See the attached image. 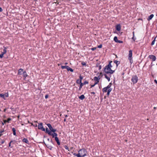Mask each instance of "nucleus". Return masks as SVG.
Segmentation results:
<instances>
[{
	"mask_svg": "<svg viewBox=\"0 0 157 157\" xmlns=\"http://www.w3.org/2000/svg\"><path fill=\"white\" fill-rule=\"evenodd\" d=\"M112 62V61H110L109 64L105 67L104 68V71L105 73L112 74L114 72V71L112 70L111 68V67H112L111 65V63Z\"/></svg>",
	"mask_w": 157,
	"mask_h": 157,
	"instance_id": "nucleus-1",
	"label": "nucleus"
},
{
	"mask_svg": "<svg viewBox=\"0 0 157 157\" xmlns=\"http://www.w3.org/2000/svg\"><path fill=\"white\" fill-rule=\"evenodd\" d=\"M78 153L82 156H85L86 155V151L85 149L82 148L79 151Z\"/></svg>",
	"mask_w": 157,
	"mask_h": 157,
	"instance_id": "nucleus-2",
	"label": "nucleus"
},
{
	"mask_svg": "<svg viewBox=\"0 0 157 157\" xmlns=\"http://www.w3.org/2000/svg\"><path fill=\"white\" fill-rule=\"evenodd\" d=\"M131 80L133 83L135 84L137 82L138 80V77L136 75H134L132 76Z\"/></svg>",
	"mask_w": 157,
	"mask_h": 157,
	"instance_id": "nucleus-3",
	"label": "nucleus"
},
{
	"mask_svg": "<svg viewBox=\"0 0 157 157\" xmlns=\"http://www.w3.org/2000/svg\"><path fill=\"white\" fill-rule=\"evenodd\" d=\"M47 125L48 126L49 129H50V131L53 132H55L56 131V129H54L52 126L51 124H47Z\"/></svg>",
	"mask_w": 157,
	"mask_h": 157,
	"instance_id": "nucleus-4",
	"label": "nucleus"
},
{
	"mask_svg": "<svg viewBox=\"0 0 157 157\" xmlns=\"http://www.w3.org/2000/svg\"><path fill=\"white\" fill-rule=\"evenodd\" d=\"M38 128L39 129H40L43 131H45V129L44 128L43 124L42 123L39 124L38 125Z\"/></svg>",
	"mask_w": 157,
	"mask_h": 157,
	"instance_id": "nucleus-5",
	"label": "nucleus"
},
{
	"mask_svg": "<svg viewBox=\"0 0 157 157\" xmlns=\"http://www.w3.org/2000/svg\"><path fill=\"white\" fill-rule=\"evenodd\" d=\"M148 58L151 59H152V61H155L156 60V57L153 55H150L148 56Z\"/></svg>",
	"mask_w": 157,
	"mask_h": 157,
	"instance_id": "nucleus-6",
	"label": "nucleus"
},
{
	"mask_svg": "<svg viewBox=\"0 0 157 157\" xmlns=\"http://www.w3.org/2000/svg\"><path fill=\"white\" fill-rule=\"evenodd\" d=\"M94 80L95 81V84H96L98 83L99 82V79H100V78H99L97 77H94Z\"/></svg>",
	"mask_w": 157,
	"mask_h": 157,
	"instance_id": "nucleus-7",
	"label": "nucleus"
},
{
	"mask_svg": "<svg viewBox=\"0 0 157 157\" xmlns=\"http://www.w3.org/2000/svg\"><path fill=\"white\" fill-rule=\"evenodd\" d=\"M10 121V118H8L7 120H4L3 121V122H2V124L3 125L4 124H6V123H9V121Z\"/></svg>",
	"mask_w": 157,
	"mask_h": 157,
	"instance_id": "nucleus-8",
	"label": "nucleus"
},
{
	"mask_svg": "<svg viewBox=\"0 0 157 157\" xmlns=\"http://www.w3.org/2000/svg\"><path fill=\"white\" fill-rule=\"evenodd\" d=\"M3 51H4L2 52V54H0V58H2L3 57L4 54L6 53V49H4Z\"/></svg>",
	"mask_w": 157,
	"mask_h": 157,
	"instance_id": "nucleus-9",
	"label": "nucleus"
},
{
	"mask_svg": "<svg viewBox=\"0 0 157 157\" xmlns=\"http://www.w3.org/2000/svg\"><path fill=\"white\" fill-rule=\"evenodd\" d=\"M116 29L117 31H120L121 29V27L120 25H117L116 26Z\"/></svg>",
	"mask_w": 157,
	"mask_h": 157,
	"instance_id": "nucleus-10",
	"label": "nucleus"
},
{
	"mask_svg": "<svg viewBox=\"0 0 157 157\" xmlns=\"http://www.w3.org/2000/svg\"><path fill=\"white\" fill-rule=\"evenodd\" d=\"M154 16V15L153 14H151L148 17V18L147 19V20L148 21H149L150 20H151L153 17Z\"/></svg>",
	"mask_w": 157,
	"mask_h": 157,
	"instance_id": "nucleus-11",
	"label": "nucleus"
},
{
	"mask_svg": "<svg viewBox=\"0 0 157 157\" xmlns=\"http://www.w3.org/2000/svg\"><path fill=\"white\" fill-rule=\"evenodd\" d=\"M23 69H22L21 68L19 69L18 70V75H21L22 74V72L23 73Z\"/></svg>",
	"mask_w": 157,
	"mask_h": 157,
	"instance_id": "nucleus-12",
	"label": "nucleus"
},
{
	"mask_svg": "<svg viewBox=\"0 0 157 157\" xmlns=\"http://www.w3.org/2000/svg\"><path fill=\"white\" fill-rule=\"evenodd\" d=\"M128 57H132V51L131 50L129 51Z\"/></svg>",
	"mask_w": 157,
	"mask_h": 157,
	"instance_id": "nucleus-13",
	"label": "nucleus"
},
{
	"mask_svg": "<svg viewBox=\"0 0 157 157\" xmlns=\"http://www.w3.org/2000/svg\"><path fill=\"white\" fill-rule=\"evenodd\" d=\"M22 141L26 144H27L28 143V140L26 138H24L22 140Z\"/></svg>",
	"mask_w": 157,
	"mask_h": 157,
	"instance_id": "nucleus-14",
	"label": "nucleus"
},
{
	"mask_svg": "<svg viewBox=\"0 0 157 157\" xmlns=\"http://www.w3.org/2000/svg\"><path fill=\"white\" fill-rule=\"evenodd\" d=\"M85 96L84 95H82L79 97V98L82 100H83L85 98Z\"/></svg>",
	"mask_w": 157,
	"mask_h": 157,
	"instance_id": "nucleus-15",
	"label": "nucleus"
},
{
	"mask_svg": "<svg viewBox=\"0 0 157 157\" xmlns=\"http://www.w3.org/2000/svg\"><path fill=\"white\" fill-rule=\"evenodd\" d=\"M114 63L116 64V66L117 67L118 66V65L120 63V61L116 60L114 61Z\"/></svg>",
	"mask_w": 157,
	"mask_h": 157,
	"instance_id": "nucleus-16",
	"label": "nucleus"
},
{
	"mask_svg": "<svg viewBox=\"0 0 157 157\" xmlns=\"http://www.w3.org/2000/svg\"><path fill=\"white\" fill-rule=\"evenodd\" d=\"M57 134L55 132H54L53 133H52V136L53 138L55 137H57Z\"/></svg>",
	"mask_w": 157,
	"mask_h": 157,
	"instance_id": "nucleus-17",
	"label": "nucleus"
},
{
	"mask_svg": "<svg viewBox=\"0 0 157 157\" xmlns=\"http://www.w3.org/2000/svg\"><path fill=\"white\" fill-rule=\"evenodd\" d=\"M128 59L129 60V62L131 64H132L133 63V60L132 57H128Z\"/></svg>",
	"mask_w": 157,
	"mask_h": 157,
	"instance_id": "nucleus-18",
	"label": "nucleus"
},
{
	"mask_svg": "<svg viewBox=\"0 0 157 157\" xmlns=\"http://www.w3.org/2000/svg\"><path fill=\"white\" fill-rule=\"evenodd\" d=\"M104 75L105 76V78H106L107 79V80H108V81H109L110 80V77L108 76L106 74H104Z\"/></svg>",
	"mask_w": 157,
	"mask_h": 157,
	"instance_id": "nucleus-19",
	"label": "nucleus"
},
{
	"mask_svg": "<svg viewBox=\"0 0 157 157\" xmlns=\"http://www.w3.org/2000/svg\"><path fill=\"white\" fill-rule=\"evenodd\" d=\"M23 76L25 78L28 75H27L26 72L25 71H24L23 73Z\"/></svg>",
	"mask_w": 157,
	"mask_h": 157,
	"instance_id": "nucleus-20",
	"label": "nucleus"
},
{
	"mask_svg": "<svg viewBox=\"0 0 157 157\" xmlns=\"http://www.w3.org/2000/svg\"><path fill=\"white\" fill-rule=\"evenodd\" d=\"M61 68L62 69H67V68L68 67V66H62L61 67Z\"/></svg>",
	"mask_w": 157,
	"mask_h": 157,
	"instance_id": "nucleus-21",
	"label": "nucleus"
},
{
	"mask_svg": "<svg viewBox=\"0 0 157 157\" xmlns=\"http://www.w3.org/2000/svg\"><path fill=\"white\" fill-rule=\"evenodd\" d=\"M67 70L68 71H70L71 72L73 71V70L72 68L69 67V66L67 68Z\"/></svg>",
	"mask_w": 157,
	"mask_h": 157,
	"instance_id": "nucleus-22",
	"label": "nucleus"
},
{
	"mask_svg": "<svg viewBox=\"0 0 157 157\" xmlns=\"http://www.w3.org/2000/svg\"><path fill=\"white\" fill-rule=\"evenodd\" d=\"M12 131H13V135H16V129H15L14 128H12Z\"/></svg>",
	"mask_w": 157,
	"mask_h": 157,
	"instance_id": "nucleus-23",
	"label": "nucleus"
},
{
	"mask_svg": "<svg viewBox=\"0 0 157 157\" xmlns=\"http://www.w3.org/2000/svg\"><path fill=\"white\" fill-rule=\"evenodd\" d=\"M108 89L105 87L102 89V91L104 92H106Z\"/></svg>",
	"mask_w": 157,
	"mask_h": 157,
	"instance_id": "nucleus-24",
	"label": "nucleus"
},
{
	"mask_svg": "<svg viewBox=\"0 0 157 157\" xmlns=\"http://www.w3.org/2000/svg\"><path fill=\"white\" fill-rule=\"evenodd\" d=\"M114 40L116 43H117V41H118V40L117 39V36H115L114 37Z\"/></svg>",
	"mask_w": 157,
	"mask_h": 157,
	"instance_id": "nucleus-25",
	"label": "nucleus"
},
{
	"mask_svg": "<svg viewBox=\"0 0 157 157\" xmlns=\"http://www.w3.org/2000/svg\"><path fill=\"white\" fill-rule=\"evenodd\" d=\"M80 84V86H79V88L78 89V90H81V88H82V86H83V84H82V83H81V84Z\"/></svg>",
	"mask_w": 157,
	"mask_h": 157,
	"instance_id": "nucleus-26",
	"label": "nucleus"
},
{
	"mask_svg": "<svg viewBox=\"0 0 157 157\" xmlns=\"http://www.w3.org/2000/svg\"><path fill=\"white\" fill-rule=\"evenodd\" d=\"M112 84L111 83H110L106 87L108 89H109L110 88V87L111 86Z\"/></svg>",
	"mask_w": 157,
	"mask_h": 157,
	"instance_id": "nucleus-27",
	"label": "nucleus"
},
{
	"mask_svg": "<svg viewBox=\"0 0 157 157\" xmlns=\"http://www.w3.org/2000/svg\"><path fill=\"white\" fill-rule=\"evenodd\" d=\"M76 82L77 83H78V84H81V83H82V81H81V80H79V79H78L77 80Z\"/></svg>",
	"mask_w": 157,
	"mask_h": 157,
	"instance_id": "nucleus-28",
	"label": "nucleus"
},
{
	"mask_svg": "<svg viewBox=\"0 0 157 157\" xmlns=\"http://www.w3.org/2000/svg\"><path fill=\"white\" fill-rule=\"evenodd\" d=\"M76 156H77L78 157H83L84 156H82L80 154V153H78L77 155H76Z\"/></svg>",
	"mask_w": 157,
	"mask_h": 157,
	"instance_id": "nucleus-29",
	"label": "nucleus"
},
{
	"mask_svg": "<svg viewBox=\"0 0 157 157\" xmlns=\"http://www.w3.org/2000/svg\"><path fill=\"white\" fill-rule=\"evenodd\" d=\"M0 96L1 98H3L4 99H5V95H4V94H0Z\"/></svg>",
	"mask_w": 157,
	"mask_h": 157,
	"instance_id": "nucleus-30",
	"label": "nucleus"
},
{
	"mask_svg": "<svg viewBox=\"0 0 157 157\" xmlns=\"http://www.w3.org/2000/svg\"><path fill=\"white\" fill-rule=\"evenodd\" d=\"M55 140L56 142L59 141L57 137H55Z\"/></svg>",
	"mask_w": 157,
	"mask_h": 157,
	"instance_id": "nucleus-31",
	"label": "nucleus"
},
{
	"mask_svg": "<svg viewBox=\"0 0 157 157\" xmlns=\"http://www.w3.org/2000/svg\"><path fill=\"white\" fill-rule=\"evenodd\" d=\"M82 64L83 66H85L86 65V63L85 62H82Z\"/></svg>",
	"mask_w": 157,
	"mask_h": 157,
	"instance_id": "nucleus-32",
	"label": "nucleus"
},
{
	"mask_svg": "<svg viewBox=\"0 0 157 157\" xmlns=\"http://www.w3.org/2000/svg\"><path fill=\"white\" fill-rule=\"evenodd\" d=\"M155 39L153 40L152 41V43H151V45H153L154 44V43H155Z\"/></svg>",
	"mask_w": 157,
	"mask_h": 157,
	"instance_id": "nucleus-33",
	"label": "nucleus"
},
{
	"mask_svg": "<svg viewBox=\"0 0 157 157\" xmlns=\"http://www.w3.org/2000/svg\"><path fill=\"white\" fill-rule=\"evenodd\" d=\"M88 82L87 81H85L83 83H82V84H83V85H85L86 84H87L88 83Z\"/></svg>",
	"mask_w": 157,
	"mask_h": 157,
	"instance_id": "nucleus-34",
	"label": "nucleus"
},
{
	"mask_svg": "<svg viewBox=\"0 0 157 157\" xmlns=\"http://www.w3.org/2000/svg\"><path fill=\"white\" fill-rule=\"evenodd\" d=\"M51 131H49L48 133V135H50V136H52V133H51Z\"/></svg>",
	"mask_w": 157,
	"mask_h": 157,
	"instance_id": "nucleus-35",
	"label": "nucleus"
},
{
	"mask_svg": "<svg viewBox=\"0 0 157 157\" xmlns=\"http://www.w3.org/2000/svg\"><path fill=\"white\" fill-rule=\"evenodd\" d=\"M4 95H5V97H7L8 96V93H6L5 94H4Z\"/></svg>",
	"mask_w": 157,
	"mask_h": 157,
	"instance_id": "nucleus-36",
	"label": "nucleus"
},
{
	"mask_svg": "<svg viewBox=\"0 0 157 157\" xmlns=\"http://www.w3.org/2000/svg\"><path fill=\"white\" fill-rule=\"evenodd\" d=\"M107 90H108V91H107L108 92H110L112 90V89L109 88V89H108Z\"/></svg>",
	"mask_w": 157,
	"mask_h": 157,
	"instance_id": "nucleus-37",
	"label": "nucleus"
},
{
	"mask_svg": "<svg viewBox=\"0 0 157 157\" xmlns=\"http://www.w3.org/2000/svg\"><path fill=\"white\" fill-rule=\"evenodd\" d=\"M46 132L47 133H48L50 131L48 130V128H46Z\"/></svg>",
	"mask_w": 157,
	"mask_h": 157,
	"instance_id": "nucleus-38",
	"label": "nucleus"
},
{
	"mask_svg": "<svg viewBox=\"0 0 157 157\" xmlns=\"http://www.w3.org/2000/svg\"><path fill=\"white\" fill-rule=\"evenodd\" d=\"M117 43H123V42L121 40H118V41H117Z\"/></svg>",
	"mask_w": 157,
	"mask_h": 157,
	"instance_id": "nucleus-39",
	"label": "nucleus"
},
{
	"mask_svg": "<svg viewBox=\"0 0 157 157\" xmlns=\"http://www.w3.org/2000/svg\"><path fill=\"white\" fill-rule=\"evenodd\" d=\"M64 148H65V149H67V150H68V147L67 146L65 145L64 146Z\"/></svg>",
	"mask_w": 157,
	"mask_h": 157,
	"instance_id": "nucleus-40",
	"label": "nucleus"
},
{
	"mask_svg": "<svg viewBox=\"0 0 157 157\" xmlns=\"http://www.w3.org/2000/svg\"><path fill=\"white\" fill-rule=\"evenodd\" d=\"M102 45L100 44V45H99V46H98V48H102Z\"/></svg>",
	"mask_w": 157,
	"mask_h": 157,
	"instance_id": "nucleus-41",
	"label": "nucleus"
},
{
	"mask_svg": "<svg viewBox=\"0 0 157 157\" xmlns=\"http://www.w3.org/2000/svg\"><path fill=\"white\" fill-rule=\"evenodd\" d=\"M48 97V94H46L45 96V98L46 99H47Z\"/></svg>",
	"mask_w": 157,
	"mask_h": 157,
	"instance_id": "nucleus-42",
	"label": "nucleus"
},
{
	"mask_svg": "<svg viewBox=\"0 0 157 157\" xmlns=\"http://www.w3.org/2000/svg\"><path fill=\"white\" fill-rule=\"evenodd\" d=\"M79 78H80V80H81V81H82V79L83 78L81 76H80L79 77Z\"/></svg>",
	"mask_w": 157,
	"mask_h": 157,
	"instance_id": "nucleus-43",
	"label": "nucleus"
},
{
	"mask_svg": "<svg viewBox=\"0 0 157 157\" xmlns=\"http://www.w3.org/2000/svg\"><path fill=\"white\" fill-rule=\"evenodd\" d=\"M96 47L93 48L91 49L92 50L94 51L96 49Z\"/></svg>",
	"mask_w": 157,
	"mask_h": 157,
	"instance_id": "nucleus-44",
	"label": "nucleus"
},
{
	"mask_svg": "<svg viewBox=\"0 0 157 157\" xmlns=\"http://www.w3.org/2000/svg\"><path fill=\"white\" fill-rule=\"evenodd\" d=\"M57 143L58 145H59L60 144V143L59 141L57 142Z\"/></svg>",
	"mask_w": 157,
	"mask_h": 157,
	"instance_id": "nucleus-45",
	"label": "nucleus"
},
{
	"mask_svg": "<svg viewBox=\"0 0 157 157\" xmlns=\"http://www.w3.org/2000/svg\"><path fill=\"white\" fill-rule=\"evenodd\" d=\"M132 39L134 41H135V40H136V39L134 38V37H133H133L132 38Z\"/></svg>",
	"mask_w": 157,
	"mask_h": 157,
	"instance_id": "nucleus-46",
	"label": "nucleus"
},
{
	"mask_svg": "<svg viewBox=\"0 0 157 157\" xmlns=\"http://www.w3.org/2000/svg\"><path fill=\"white\" fill-rule=\"evenodd\" d=\"M101 68V65H100L99 67V69L100 70Z\"/></svg>",
	"mask_w": 157,
	"mask_h": 157,
	"instance_id": "nucleus-47",
	"label": "nucleus"
},
{
	"mask_svg": "<svg viewBox=\"0 0 157 157\" xmlns=\"http://www.w3.org/2000/svg\"><path fill=\"white\" fill-rule=\"evenodd\" d=\"M96 84H94V85H91V87H94Z\"/></svg>",
	"mask_w": 157,
	"mask_h": 157,
	"instance_id": "nucleus-48",
	"label": "nucleus"
},
{
	"mask_svg": "<svg viewBox=\"0 0 157 157\" xmlns=\"http://www.w3.org/2000/svg\"><path fill=\"white\" fill-rule=\"evenodd\" d=\"M91 94H95V93L94 92H91Z\"/></svg>",
	"mask_w": 157,
	"mask_h": 157,
	"instance_id": "nucleus-49",
	"label": "nucleus"
},
{
	"mask_svg": "<svg viewBox=\"0 0 157 157\" xmlns=\"http://www.w3.org/2000/svg\"><path fill=\"white\" fill-rule=\"evenodd\" d=\"M110 93V92H107V95H108V96L109 95Z\"/></svg>",
	"mask_w": 157,
	"mask_h": 157,
	"instance_id": "nucleus-50",
	"label": "nucleus"
},
{
	"mask_svg": "<svg viewBox=\"0 0 157 157\" xmlns=\"http://www.w3.org/2000/svg\"><path fill=\"white\" fill-rule=\"evenodd\" d=\"M154 82H155V83H156L157 84V81L156 80H154Z\"/></svg>",
	"mask_w": 157,
	"mask_h": 157,
	"instance_id": "nucleus-51",
	"label": "nucleus"
},
{
	"mask_svg": "<svg viewBox=\"0 0 157 157\" xmlns=\"http://www.w3.org/2000/svg\"><path fill=\"white\" fill-rule=\"evenodd\" d=\"M133 37L134 36V32H133Z\"/></svg>",
	"mask_w": 157,
	"mask_h": 157,
	"instance_id": "nucleus-52",
	"label": "nucleus"
},
{
	"mask_svg": "<svg viewBox=\"0 0 157 157\" xmlns=\"http://www.w3.org/2000/svg\"><path fill=\"white\" fill-rule=\"evenodd\" d=\"M2 9L0 7V12L2 11Z\"/></svg>",
	"mask_w": 157,
	"mask_h": 157,
	"instance_id": "nucleus-53",
	"label": "nucleus"
},
{
	"mask_svg": "<svg viewBox=\"0 0 157 157\" xmlns=\"http://www.w3.org/2000/svg\"><path fill=\"white\" fill-rule=\"evenodd\" d=\"M65 117H68V116L67 115H65Z\"/></svg>",
	"mask_w": 157,
	"mask_h": 157,
	"instance_id": "nucleus-54",
	"label": "nucleus"
},
{
	"mask_svg": "<svg viewBox=\"0 0 157 157\" xmlns=\"http://www.w3.org/2000/svg\"><path fill=\"white\" fill-rule=\"evenodd\" d=\"M77 154H76V153L74 154V155L75 156H76V155H77Z\"/></svg>",
	"mask_w": 157,
	"mask_h": 157,
	"instance_id": "nucleus-55",
	"label": "nucleus"
},
{
	"mask_svg": "<svg viewBox=\"0 0 157 157\" xmlns=\"http://www.w3.org/2000/svg\"><path fill=\"white\" fill-rule=\"evenodd\" d=\"M48 148H49V149H51L52 148H50V147H48Z\"/></svg>",
	"mask_w": 157,
	"mask_h": 157,
	"instance_id": "nucleus-56",
	"label": "nucleus"
},
{
	"mask_svg": "<svg viewBox=\"0 0 157 157\" xmlns=\"http://www.w3.org/2000/svg\"><path fill=\"white\" fill-rule=\"evenodd\" d=\"M64 121H65V122L66 121V119H65H65H64Z\"/></svg>",
	"mask_w": 157,
	"mask_h": 157,
	"instance_id": "nucleus-57",
	"label": "nucleus"
},
{
	"mask_svg": "<svg viewBox=\"0 0 157 157\" xmlns=\"http://www.w3.org/2000/svg\"><path fill=\"white\" fill-rule=\"evenodd\" d=\"M67 63H65V65H67Z\"/></svg>",
	"mask_w": 157,
	"mask_h": 157,
	"instance_id": "nucleus-58",
	"label": "nucleus"
},
{
	"mask_svg": "<svg viewBox=\"0 0 157 157\" xmlns=\"http://www.w3.org/2000/svg\"><path fill=\"white\" fill-rule=\"evenodd\" d=\"M6 109H4V112H5V111H6Z\"/></svg>",
	"mask_w": 157,
	"mask_h": 157,
	"instance_id": "nucleus-59",
	"label": "nucleus"
},
{
	"mask_svg": "<svg viewBox=\"0 0 157 157\" xmlns=\"http://www.w3.org/2000/svg\"><path fill=\"white\" fill-rule=\"evenodd\" d=\"M9 146H10V142L9 143Z\"/></svg>",
	"mask_w": 157,
	"mask_h": 157,
	"instance_id": "nucleus-60",
	"label": "nucleus"
},
{
	"mask_svg": "<svg viewBox=\"0 0 157 157\" xmlns=\"http://www.w3.org/2000/svg\"><path fill=\"white\" fill-rule=\"evenodd\" d=\"M154 109H156V107H154Z\"/></svg>",
	"mask_w": 157,
	"mask_h": 157,
	"instance_id": "nucleus-61",
	"label": "nucleus"
},
{
	"mask_svg": "<svg viewBox=\"0 0 157 157\" xmlns=\"http://www.w3.org/2000/svg\"><path fill=\"white\" fill-rule=\"evenodd\" d=\"M37 126V124H36V125H35V126L36 127Z\"/></svg>",
	"mask_w": 157,
	"mask_h": 157,
	"instance_id": "nucleus-62",
	"label": "nucleus"
},
{
	"mask_svg": "<svg viewBox=\"0 0 157 157\" xmlns=\"http://www.w3.org/2000/svg\"><path fill=\"white\" fill-rule=\"evenodd\" d=\"M11 142H12V141H10V144L11 143Z\"/></svg>",
	"mask_w": 157,
	"mask_h": 157,
	"instance_id": "nucleus-63",
	"label": "nucleus"
},
{
	"mask_svg": "<svg viewBox=\"0 0 157 157\" xmlns=\"http://www.w3.org/2000/svg\"><path fill=\"white\" fill-rule=\"evenodd\" d=\"M1 134H0V136H1Z\"/></svg>",
	"mask_w": 157,
	"mask_h": 157,
	"instance_id": "nucleus-64",
	"label": "nucleus"
}]
</instances>
